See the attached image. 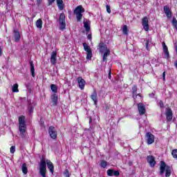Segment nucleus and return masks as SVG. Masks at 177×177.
Masks as SVG:
<instances>
[{
	"mask_svg": "<svg viewBox=\"0 0 177 177\" xmlns=\"http://www.w3.org/2000/svg\"><path fill=\"white\" fill-rule=\"evenodd\" d=\"M164 172H165V177L171 176V167L167 165V163L162 160L160 161L159 174L160 175L162 176L164 175Z\"/></svg>",
	"mask_w": 177,
	"mask_h": 177,
	"instance_id": "obj_1",
	"label": "nucleus"
},
{
	"mask_svg": "<svg viewBox=\"0 0 177 177\" xmlns=\"http://www.w3.org/2000/svg\"><path fill=\"white\" fill-rule=\"evenodd\" d=\"M19 130L21 138H24V133H26V130L27 129V126L26 125V117L24 115H21L19 117Z\"/></svg>",
	"mask_w": 177,
	"mask_h": 177,
	"instance_id": "obj_2",
	"label": "nucleus"
},
{
	"mask_svg": "<svg viewBox=\"0 0 177 177\" xmlns=\"http://www.w3.org/2000/svg\"><path fill=\"white\" fill-rule=\"evenodd\" d=\"M85 12V8L82 5L77 6L73 10L74 15L76 16V20L77 23H80L82 20V13Z\"/></svg>",
	"mask_w": 177,
	"mask_h": 177,
	"instance_id": "obj_3",
	"label": "nucleus"
},
{
	"mask_svg": "<svg viewBox=\"0 0 177 177\" xmlns=\"http://www.w3.org/2000/svg\"><path fill=\"white\" fill-rule=\"evenodd\" d=\"M39 174L42 177H46V160L42 156L39 164Z\"/></svg>",
	"mask_w": 177,
	"mask_h": 177,
	"instance_id": "obj_4",
	"label": "nucleus"
},
{
	"mask_svg": "<svg viewBox=\"0 0 177 177\" xmlns=\"http://www.w3.org/2000/svg\"><path fill=\"white\" fill-rule=\"evenodd\" d=\"M83 47L85 52L87 53V55H86L87 60H91V59H92V49L91 48V46H89L86 43H83Z\"/></svg>",
	"mask_w": 177,
	"mask_h": 177,
	"instance_id": "obj_5",
	"label": "nucleus"
},
{
	"mask_svg": "<svg viewBox=\"0 0 177 177\" xmlns=\"http://www.w3.org/2000/svg\"><path fill=\"white\" fill-rule=\"evenodd\" d=\"M59 25H60V30H65L66 29V15L64 12H62L59 15Z\"/></svg>",
	"mask_w": 177,
	"mask_h": 177,
	"instance_id": "obj_6",
	"label": "nucleus"
},
{
	"mask_svg": "<svg viewBox=\"0 0 177 177\" xmlns=\"http://www.w3.org/2000/svg\"><path fill=\"white\" fill-rule=\"evenodd\" d=\"M48 133L51 139H56L57 138V131L53 126H50L48 128Z\"/></svg>",
	"mask_w": 177,
	"mask_h": 177,
	"instance_id": "obj_7",
	"label": "nucleus"
},
{
	"mask_svg": "<svg viewBox=\"0 0 177 177\" xmlns=\"http://www.w3.org/2000/svg\"><path fill=\"white\" fill-rule=\"evenodd\" d=\"M138 113L140 115H145L146 114V106L145 104L140 102L137 104Z\"/></svg>",
	"mask_w": 177,
	"mask_h": 177,
	"instance_id": "obj_8",
	"label": "nucleus"
},
{
	"mask_svg": "<svg viewBox=\"0 0 177 177\" xmlns=\"http://www.w3.org/2000/svg\"><path fill=\"white\" fill-rule=\"evenodd\" d=\"M145 138L147 145H153V142H154V135H153V133L147 132L145 134Z\"/></svg>",
	"mask_w": 177,
	"mask_h": 177,
	"instance_id": "obj_9",
	"label": "nucleus"
},
{
	"mask_svg": "<svg viewBox=\"0 0 177 177\" xmlns=\"http://www.w3.org/2000/svg\"><path fill=\"white\" fill-rule=\"evenodd\" d=\"M147 161L151 168H154V167H156V164H157V162H156V158L151 155L147 157Z\"/></svg>",
	"mask_w": 177,
	"mask_h": 177,
	"instance_id": "obj_10",
	"label": "nucleus"
},
{
	"mask_svg": "<svg viewBox=\"0 0 177 177\" xmlns=\"http://www.w3.org/2000/svg\"><path fill=\"white\" fill-rule=\"evenodd\" d=\"M77 81L79 88L82 91H84V89H85V85H86V82L85 81V80H84L82 77H78L77 79Z\"/></svg>",
	"mask_w": 177,
	"mask_h": 177,
	"instance_id": "obj_11",
	"label": "nucleus"
},
{
	"mask_svg": "<svg viewBox=\"0 0 177 177\" xmlns=\"http://www.w3.org/2000/svg\"><path fill=\"white\" fill-rule=\"evenodd\" d=\"M142 24L145 31H149V30H150V26H149V18L147 17H144L142 18Z\"/></svg>",
	"mask_w": 177,
	"mask_h": 177,
	"instance_id": "obj_12",
	"label": "nucleus"
},
{
	"mask_svg": "<svg viewBox=\"0 0 177 177\" xmlns=\"http://www.w3.org/2000/svg\"><path fill=\"white\" fill-rule=\"evenodd\" d=\"M57 51H53L51 53V57L50 58V63L53 66H56V62H57Z\"/></svg>",
	"mask_w": 177,
	"mask_h": 177,
	"instance_id": "obj_13",
	"label": "nucleus"
},
{
	"mask_svg": "<svg viewBox=\"0 0 177 177\" xmlns=\"http://www.w3.org/2000/svg\"><path fill=\"white\" fill-rule=\"evenodd\" d=\"M106 175L108 176H120V171L118 170H114L113 169H109L106 171Z\"/></svg>",
	"mask_w": 177,
	"mask_h": 177,
	"instance_id": "obj_14",
	"label": "nucleus"
},
{
	"mask_svg": "<svg viewBox=\"0 0 177 177\" xmlns=\"http://www.w3.org/2000/svg\"><path fill=\"white\" fill-rule=\"evenodd\" d=\"M47 165V168L49 169L50 172L53 175V172H55V166L53 163L50 161V160H47L46 161V167Z\"/></svg>",
	"mask_w": 177,
	"mask_h": 177,
	"instance_id": "obj_15",
	"label": "nucleus"
},
{
	"mask_svg": "<svg viewBox=\"0 0 177 177\" xmlns=\"http://www.w3.org/2000/svg\"><path fill=\"white\" fill-rule=\"evenodd\" d=\"M163 10L167 19H171L172 17V12H171V9H169V7L168 6H165L163 7Z\"/></svg>",
	"mask_w": 177,
	"mask_h": 177,
	"instance_id": "obj_16",
	"label": "nucleus"
},
{
	"mask_svg": "<svg viewBox=\"0 0 177 177\" xmlns=\"http://www.w3.org/2000/svg\"><path fill=\"white\" fill-rule=\"evenodd\" d=\"M173 117H174V113H172V109H168L166 111L167 122H169V121H172Z\"/></svg>",
	"mask_w": 177,
	"mask_h": 177,
	"instance_id": "obj_17",
	"label": "nucleus"
},
{
	"mask_svg": "<svg viewBox=\"0 0 177 177\" xmlns=\"http://www.w3.org/2000/svg\"><path fill=\"white\" fill-rule=\"evenodd\" d=\"M91 99L94 102L95 106H96V104H97V92L96 91V89L93 90V92L91 95Z\"/></svg>",
	"mask_w": 177,
	"mask_h": 177,
	"instance_id": "obj_18",
	"label": "nucleus"
},
{
	"mask_svg": "<svg viewBox=\"0 0 177 177\" xmlns=\"http://www.w3.org/2000/svg\"><path fill=\"white\" fill-rule=\"evenodd\" d=\"M50 99L53 103V106H57V103L59 100V97L57 96V95L55 93H53V95H51Z\"/></svg>",
	"mask_w": 177,
	"mask_h": 177,
	"instance_id": "obj_19",
	"label": "nucleus"
},
{
	"mask_svg": "<svg viewBox=\"0 0 177 177\" xmlns=\"http://www.w3.org/2000/svg\"><path fill=\"white\" fill-rule=\"evenodd\" d=\"M98 49L100 53H104V50H107V45L104 44L103 42H100L98 45Z\"/></svg>",
	"mask_w": 177,
	"mask_h": 177,
	"instance_id": "obj_20",
	"label": "nucleus"
},
{
	"mask_svg": "<svg viewBox=\"0 0 177 177\" xmlns=\"http://www.w3.org/2000/svg\"><path fill=\"white\" fill-rule=\"evenodd\" d=\"M162 45L163 46V52L166 59H169V51L168 50V46L165 44V42H162Z\"/></svg>",
	"mask_w": 177,
	"mask_h": 177,
	"instance_id": "obj_21",
	"label": "nucleus"
},
{
	"mask_svg": "<svg viewBox=\"0 0 177 177\" xmlns=\"http://www.w3.org/2000/svg\"><path fill=\"white\" fill-rule=\"evenodd\" d=\"M13 32L15 35V41L16 42H19V41H20V39L21 38V37L20 36V32H19V30L15 29L13 30Z\"/></svg>",
	"mask_w": 177,
	"mask_h": 177,
	"instance_id": "obj_22",
	"label": "nucleus"
},
{
	"mask_svg": "<svg viewBox=\"0 0 177 177\" xmlns=\"http://www.w3.org/2000/svg\"><path fill=\"white\" fill-rule=\"evenodd\" d=\"M30 74L32 77H35V65H34V62L32 61L30 62Z\"/></svg>",
	"mask_w": 177,
	"mask_h": 177,
	"instance_id": "obj_23",
	"label": "nucleus"
},
{
	"mask_svg": "<svg viewBox=\"0 0 177 177\" xmlns=\"http://www.w3.org/2000/svg\"><path fill=\"white\" fill-rule=\"evenodd\" d=\"M57 5L59 10H63V9H64V3L63 2V0H57Z\"/></svg>",
	"mask_w": 177,
	"mask_h": 177,
	"instance_id": "obj_24",
	"label": "nucleus"
},
{
	"mask_svg": "<svg viewBox=\"0 0 177 177\" xmlns=\"http://www.w3.org/2000/svg\"><path fill=\"white\" fill-rule=\"evenodd\" d=\"M21 169H22V172H23L24 175H27V174H28V169L27 168V163L24 162L22 164Z\"/></svg>",
	"mask_w": 177,
	"mask_h": 177,
	"instance_id": "obj_25",
	"label": "nucleus"
},
{
	"mask_svg": "<svg viewBox=\"0 0 177 177\" xmlns=\"http://www.w3.org/2000/svg\"><path fill=\"white\" fill-rule=\"evenodd\" d=\"M132 95L133 99H136L138 97V95H136V92H138V86L136 85L133 86L132 87Z\"/></svg>",
	"mask_w": 177,
	"mask_h": 177,
	"instance_id": "obj_26",
	"label": "nucleus"
},
{
	"mask_svg": "<svg viewBox=\"0 0 177 177\" xmlns=\"http://www.w3.org/2000/svg\"><path fill=\"white\" fill-rule=\"evenodd\" d=\"M42 24H44V22L42 21V19H39L36 21V27L39 28V30L42 29Z\"/></svg>",
	"mask_w": 177,
	"mask_h": 177,
	"instance_id": "obj_27",
	"label": "nucleus"
},
{
	"mask_svg": "<svg viewBox=\"0 0 177 177\" xmlns=\"http://www.w3.org/2000/svg\"><path fill=\"white\" fill-rule=\"evenodd\" d=\"M110 56V49H106L103 55L102 60L103 62H107V57Z\"/></svg>",
	"mask_w": 177,
	"mask_h": 177,
	"instance_id": "obj_28",
	"label": "nucleus"
},
{
	"mask_svg": "<svg viewBox=\"0 0 177 177\" xmlns=\"http://www.w3.org/2000/svg\"><path fill=\"white\" fill-rule=\"evenodd\" d=\"M84 27L85 28L86 32H91V26H89V23L88 21L83 22Z\"/></svg>",
	"mask_w": 177,
	"mask_h": 177,
	"instance_id": "obj_29",
	"label": "nucleus"
},
{
	"mask_svg": "<svg viewBox=\"0 0 177 177\" xmlns=\"http://www.w3.org/2000/svg\"><path fill=\"white\" fill-rule=\"evenodd\" d=\"M50 89L53 93H57V86L56 84H50Z\"/></svg>",
	"mask_w": 177,
	"mask_h": 177,
	"instance_id": "obj_30",
	"label": "nucleus"
},
{
	"mask_svg": "<svg viewBox=\"0 0 177 177\" xmlns=\"http://www.w3.org/2000/svg\"><path fill=\"white\" fill-rule=\"evenodd\" d=\"M12 92L14 93H17L19 92V84H15L13 86H12Z\"/></svg>",
	"mask_w": 177,
	"mask_h": 177,
	"instance_id": "obj_31",
	"label": "nucleus"
},
{
	"mask_svg": "<svg viewBox=\"0 0 177 177\" xmlns=\"http://www.w3.org/2000/svg\"><path fill=\"white\" fill-rule=\"evenodd\" d=\"M122 32L124 35H128V26L127 25L123 26Z\"/></svg>",
	"mask_w": 177,
	"mask_h": 177,
	"instance_id": "obj_32",
	"label": "nucleus"
},
{
	"mask_svg": "<svg viewBox=\"0 0 177 177\" xmlns=\"http://www.w3.org/2000/svg\"><path fill=\"white\" fill-rule=\"evenodd\" d=\"M172 25H173V27H174V28H176V30H177V20H176V18L175 17H173Z\"/></svg>",
	"mask_w": 177,
	"mask_h": 177,
	"instance_id": "obj_33",
	"label": "nucleus"
},
{
	"mask_svg": "<svg viewBox=\"0 0 177 177\" xmlns=\"http://www.w3.org/2000/svg\"><path fill=\"white\" fill-rule=\"evenodd\" d=\"M100 167L102 168H106L107 167V162L106 160H102L100 162Z\"/></svg>",
	"mask_w": 177,
	"mask_h": 177,
	"instance_id": "obj_34",
	"label": "nucleus"
},
{
	"mask_svg": "<svg viewBox=\"0 0 177 177\" xmlns=\"http://www.w3.org/2000/svg\"><path fill=\"white\" fill-rule=\"evenodd\" d=\"M171 156L174 158H177V149H174L171 152Z\"/></svg>",
	"mask_w": 177,
	"mask_h": 177,
	"instance_id": "obj_35",
	"label": "nucleus"
},
{
	"mask_svg": "<svg viewBox=\"0 0 177 177\" xmlns=\"http://www.w3.org/2000/svg\"><path fill=\"white\" fill-rule=\"evenodd\" d=\"M64 175L66 177H70V171H68V169H65L64 171Z\"/></svg>",
	"mask_w": 177,
	"mask_h": 177,
	"instance_id": "obj_36",
	"label": "nucleus"
},
{
	"mask_svg": "<svg viewBox=\"0 0 177 177\" xmlns=\"http://www.w3.org/2000/svg\"><path fill=\"white\" fill-rule=\"evenodd\" d=\"M29 114H32V113H34V107H32V106H28V108Z\"/></svg>",
	"mask_w": 177,
	"mask_h": 177,
	"instance_id": "obj_37",
	"label": "nucleus"
},
{
	"mask_svg": "<svg viewBox=\"0 0 177 177\" xmlns=\"http://www.w3.org/2000/svg\"><path fill=\"white\" fill-rule=\"evenodd\" d=\"M106 8L107 13L110 15V13H111V9L110 5H106Z\"/></svg>",
	"mask_w": 177,
	"mask_h": 177,
	"instance_id": "obj_38",
	"label": "nucleus"
},
{
	"mask_svg": "<svg viewBox=\"0 0 177 177\" xmlns=\"http://www.w3.org/2000/svg\"><path fill=\"white\" fill-rule=\"evenodd\" d=\"M15 151H16V147L12 146L10 147V153H11V154H13L15 153Z\"/></svg>",
	"mask_w": 177,
	"mask_h": 177,
	"instance_id": "obj_39",
	"label": "nucleus"
},
{
	"mask_svg": "<svg viewBox=\"0 0 177 177\" xmlns=\"http://www.w3.org/2000/svg\"><path fill=\"white\" fill-rule=\"evenodd\" d=\"M149 44H150V41L147 40V41L145 43V46H146L147 50H149Z\"/></svg>",
	"mask_w": 177,
	"mask_h": 177,
	"instance_id": "obj_40",
	"label": "nucleus"
},
{
	"mask_svg": "<svg viewBox=\"0 0 177 177\" xmlns=\"http://www.w3.org/2000/svg\"><path fill=\"white\" fill-rule=\"evenodd\" d=\"M56 0H48V6H50L53 5V2H55Z\"/></svg>",
	"mask_w": 177,
	"mask_h": 177,
	"instance_id": "obj_41",
	"label": "nucleus"
},
{
	"mask_svg": "<svg viewBox=\"0 0 177 177\" xmlns=\"http://www.w3.org/2000/svg\"><path fill=\"white\" fill-rule=\"evenodd\" d=\"M87 39H88L89 41H92V34H88L87 35Z\"/></svg>",
	"mask_w": 177,
	"mask_h": 177,
	"instance_id": "obj_42",
	"label": "nucleus"
},
{
	"mask_svg": "<svg viewBox=\"0 0 177 177\" xmlns=\"http://www.w3.org/2000/svg\"><path fill=\"white\" fill-rule=\"evenodd\" d=\"M159 104H160V107H164V102H162V100H160L159 102Z\"/></svg>",
	"mask_w": 177,
	"mask_h": 177,
	"instance_id": "obj_43",
	"label": "nucleus"
},
{
	"mask_svg": "<svg viewBox=\"0 0 177 177\" xmlns=\"http://www.w3.org/2000/svg\"><path fill=\"white\" fill-rule=\"evenodd\" d=\"M109 80H111V71H109Z\"/></svg>",
	"mask_w": 177,
	"mask_h": 177,
	"instance_id": "obj_44",
	"label": "nucleus"
},
{
	"mask_svg": "<svg viewBox=\"0 0 177 177\" xmlns=\"http://www.w3.org/2000/svg\"><path fill=\"white\" fill-rule=\"evenodd\" d=\"M162 78H163V81H165V72H163L162 73Z\"/></svg>",
	"mask_w": 177,
	"mask_h": 177,
	"instance_id": "obj_45",
	"label": "nucleus"
},
{
	"mask_svg": "<svg viewBox=\"0 0 177 177\" xmlns=\"http://www.w3.org/2000/svg\"><path fill=\"white\" fill-rule=\"evenodd\" d=\"M41 2H42V0H37V5H41Z\"/></svg>",
	"mask_w": 177,
	"mask_h": 177,
	"instance_id": "obj_46",
	"label": "nucleus"
},
{
	"mask_svg": "<svg viewBox=\"0 0 177 177\" xmlns=\"http://www.w3.org/2000/svg\"><path fill=\"white\" fill-rule=\"evenodd\" d=\"M0 56H2V48L0 47Z\"/></svg>",
	"mask_w": 177,
	"mask_h": 177,
	"instance_id": "obj_47",
	"label": "nucleus"
},
{
	"mask_svg": "<svg viewBox=\"0 0 177 177\" xmlns=\"http://www.w3.org/2000/svg\"><path fill=\"white\" fill-rule=\"evenodd\" d=\"M92 122V117H90L89 118V124H91Z\"/></svg>",
	"mask_w": 177,
	"mask_h": 177,
	"instance_id": "obj_48",
	"label": "nucleus"
},
{
	"mask_svg": "<svg viewBox=\"0 0 177 177\" xmlns=\"http://www.w3.org/2000/svg\"><path fill=\"white\" fill-rule=\"evenodd\" d=\"M129 166L132 165V162H129Z\"/></svg>",
	"mask_w": 177,
	"mask_h": 177,
	"instance_id": "obj_49",
	"label": "nucleus"
},
{
	"mask_svg": "<svg viewBox=\"0 0 177 177\" xmlns=\"http://www.w3.org/2000/svg\"><path fill=\"white\" fill-rule=\"evenodd\" d=\"M137 96H140V94H136Z\"/></svg>",
	"mask_w": 177,
	"mask_h": 177,
	"instance_id": "obj_50",
	"label": "nucleus"
}]
</instances>
